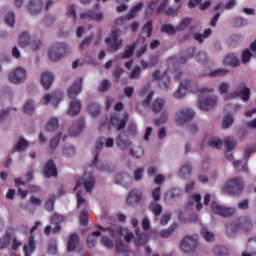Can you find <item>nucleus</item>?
I'll list each match as a JSON object with an SVG mask.
<instances>
[{"label":"nucleus","instance_id":"nucleus-64","mask_svg":"<svg viewBox=\"0 0 256 256\" xmlns=\"http://www.w3.org/2000/svg\"><path fill=\"white\" fill-rule=\"evenodd\" d=\"M62 153L65 155V157H73V155H75V147L72 145L64 146Z\"/></svg>","mask_w":256,"mask_h":256},{"label":"nucleus","instance_id":"nucleus-2","mask_svg":"<svg viewBox=\"0 0 256 256\" xmlns=\"http://www.w3.org/2000/svg\"><path fill=\"white\" fill-rule=\"evenodd\" d=\"M187 89H191V91H200V93H213L215 91L213 88L199 89L197 83L189 80H183L180 82V87L175 92L174 97H176V99H183V97L187 95Z\"/></svg>","mask_w":256,"mask_h":256},{"label":"nucleus","instance_id":"nucleus-59","mask_svg":"<svg viewBox=\"0 0 256 256\" xmlns=\"http://www.w3.org/2000/svg\"><path fill=\"white\" fill-rule=\"evenodd\" d=\"M90 21H97V23H101V21H103V13L90 10Z\"/></svg>","mask_w":256,"mask_h":256},{"label":"nucleus","instance_id":"nucleus-63","mask_svg":"<svg viewBox=\"0 0 256 256\" xmlns=\"http://www.w3.org/2000/svg\"><path fill=\"white\" fill-rule=\"evenodd\" d=\"M196 59H197L198 63H202L203 65H205V63H207V61H209V55L207 54V52L200 51L196 55Z\"/></svg>","mask_w":256,"mask_h":256},{"label":"nucleus","instance_id":"nucleus-60","mask_svg":"<svg viewBox=\"0 0 256 256\" xmlns=\"http://www.w3.org/2000/svg\"><path fill=\"white\" fill-rule=\"evenodd\" d=\"M251 57H253V54L251 53V50L249 48H246L241 55L242 63L244 65H247L249 61H251Z\"/></svg>","mask_w":256,"mask_h":256},{"label":"nucleus","instance_id":"nucleus-3","mask_svg":"<svg viewBox=\"0 0 256 256\" xmlns=\"http://www.w3.org/2000/svg\"><path fill=\"white\" fill-rule=\"evenodd\" d=\"M71 47H69V44L65 42H56L54 43L48 52V57L50 61H61L65 55L70 53Z\"/></svg>","mask_w":256,"mask_h":256},{"label":"nucleus","instance_id":"nucleus-33","mask_svg":"<svg viewBox=\"0 0 256 256\" xmlns=\"http://www.w3.org/2000/svg\"><path fill=\"white\" fill-rule=\"evenodd\" d=\"M81 112V102L79 100L72 99L68 110V115L75 116Z\"/></svg>","mask_w":256,"mask_h":256},{"label":"nucleus","instance_id":"nucleus-10","mask_svg":"<svg viewBox=\"0 0 256 256\" xmlns=\"http://www.w3.org/2000/svg\"><path fill=\"white\" fill-rule=\"evenodd\" d=\"M243 179L233 178L225 185V191L228 195H239L243 191Z\"/></svg>","mask_w":256,"mask_h":256},{"label":"nucleus","instance_id":"nucleus-1","mask_svg":"<svg viewBox=\"0 0 256 256\" xmlns=\"http://www.w3.org/2000/svg\"><path fill=\"white\" fill-rule=\"evenodd\" d=\"M230 85L227 82H221L218 85V91L220 95H225V101H231V99L242 98L246 103L249 101L251 97V89L247 87L245 83H240L236 89V91L229 93ZM229 93V94H228Z\"/></svg>","mask_w":256,"mask_h":256},{"label":"nucleus","instance_id":"nucleus-40","mask_svg":"<svg viewBox=\"0 0 256 256\" xmlns=\"http://www.w3.org/2000/svg\"><path fill=\"white\" fill-rule=\"evenodd\" d=\"M233 123H235V118L233 117V114L227 113L223 116L222 119V129H229Z\"/></svg>","mask_w":256,"mask_h":256},{"label":"nucleus","instance_id":"nucleus-37","mask_svg":"<svg viewBox=\"0 0 256 256\" xmlns=\"http://www.w3.org/2000/svg\"><path fill=\"white\" fill-rule=\"evenodd\" d=\"M192 171H193V167L191 166V163L186 162L180 168L178 175H179V177H181V179H187V177H189V175H191Z\"/></svg>","mask_w":256,"mask_h":256},{"label":"nucleus","instance_id":"nucleus-12","mask_svg":"<svg viewBox=\"0 0 256 256\" xmlns=\"http://www.w3.org/2000/svg\"><path fill=\"white\" fill-rule=\"evenodd\" d=\"M211 209L215 215H219L220 217H233V215H235L234 208H227L217 202H212Z\"/></svg>","mask_w":256,"mask_h":256},{"label":"nucleus","instance_id":"nucleus-6","mask_svg":"<svg viewBox=\"0 0 256 256\" xmlns=\"http://www.w3.org/2000/svg\"><path fill=\"white\" fill-rule=\"evenodd\" d=\"M119 35H121V30L113 29L111 31V37L105 39V43L111 53H117L123 47V40L119 39Z\"/></svg>","mask_w":256,"mask_h":256},{"label":"nucleus","instance_id":"nucleus-35","mask_svg":"<svg viewBox=\"0 0 256 256\" xmlns=\"http://www.w3.org/2000/svg\"><path fill=\"white\" fill-rule=\"evenodd\" d=\"M25 256H31V253L35 252V238L33 235L29 236V240L27 244L23 246Z\"/></svg>","mask_w":256,"mask_h":256},{"label":"nucleus","instance_id":"nucleus-27","mask_svg":"<svg viewBox=\"0 0 256 256\" xmlns=\"http://www.w3.org/2000/svg\"><path fill=\"white\" fill-rule=\"evenodd\" d=\"M28 9L31 15H39L43 9V2L41 0H30Z\"/></svg>","mask_w":256,"mask_h":256},{"label":"nucleus","instance_id":"nucleus-50","mask_svg":"<svg viewBox=\"0 0 256 256\" xmlns=\"http://www.w3.org/2000/svg\"><path fill=\"white\" fill-rule=\"evenodd\" d=\"M33 111H35V101H33V100L26 101L23 106V112L26 115H31V113H33Z\"/></svg>","mask_w":256,"mask_h":256},{"label":"nucleus","instance_id":"nucleus-62","mask_svg":"<svg viewBox=\"0 0 256 256\" xmlns=\"http://www.w3.org/2000/svg\"><path fill=\"white\" fill-rule=\"evenodd\" d=\"M55 195H51L50 198L45 202L44 207L46 209V211H53L54 207H55Z\"/></svg>","mask_w":256,"mask_h":256},{"label":"nucleus","instance_id":"nucleus-46","mask_svg":"<svg viewBox=\"0 0 256 256\" xmlns=\"http://www.w3.org/2000/svg\"><path fill=\"white\" fill-rule=\"evenodd\" d=\"M201 235L208 243H213V241H215V234L207 230V228H202Z\"/></svg>","mask_w":256,"mask_h":256},{"label":"nucleus","instance_id":"nucleus-57","mask_svg":"<svg viewBox=\"0 0 256 256\" xmlns=\"http://www.w3.org/2000/svg\"><path fill=\"white\" fill-rule=\"evenodd\" d=\"M193 20L191 18H184L177 26V31H185L189 25H191V22Z\"/></svg>","mask_w":256,"mask_h":256},{"label":"nucleus","instance_id":"nucleus-16","mask_svg":"<svg viewBox=\"0 0 256 256\" xmlns=\"http://www.w3.org/2000/svg\"><path fill=\"white\" fill-rule=\"evenodd\" d=\"M127 121H129V113L124 112L123 118L112 116L110 119V125L118 131H123L127 127Z\"/></svg>","mask_w":256,"mask_h":256},{"label":"nucleus","instance_id":"nucleus-61","mask_svg":"<svg viewBox=\"0 0 256 256\" xmlns=\"http://www.w3.org/2000/svg\"><path fill=\"white\" fill-rule=\"evenodd\" d=\"M136 47H140L136 51V57H143L145 55V52L147 51V43L143 41V43H136Z\"/></svg>","mask_w":256,"mask_h":256},{"label":"nucleus","instance_id":"nucleus-15","mask_svg":"<svg viewBox=\"0 0 256 256\" xmlns=\"http://www.w3.org/2000/svg\"><path fill=\"white\" fill-rule=\"evenodd\" d=\"M125 137H127L125 132H120L116 136V147L120 149V151H130L131 147H133V142Z\"/></svg>","mask_w":256,"mask_h":256},{"label":"nucleus","instance_id":"nucleus-24","mask_svg":"<svg viewBox=\"0 0 256 256\" xmlns=\"http://www.w3.org/2000/svg\"><path fill=\"white\" fill-rule=\"evenodd\" d=\"M29 149V142L25 138L20 137L18 141L14 144L11 153H24Z\"/></svg>","mask_w":256,"mask_h":256},{"label":"nucleus","instance_id":"nucleus-43","mask_svg":"<svg viewBox=\"0 0 256 256\" xmlns=\"http://www.w3.org/2000/svg\"><path fill=\"white\" fill-rule=\"evenodd\" d=\"M211 28H208L204 31V33H194V39L195 41H198V43H203V41H205V39H207L208 37H211Z\"/></svg>","mask_w":256,"mask_h":256},{"label":"nucleus","instance_id":"nucleus-19","mask_svg":"<svg viewBox=\"0 0 256 256\" xmlns=\"http://www.w3.org/2000/svg\"><path fill=\"white\" fill-rule=\"evenodd\" d=\"M63 97L62 94H45L42 98V105H49V103H52L54 107H57L59 103L61 102V98Z\"/></svg>","mask_w":256,"mask_h":256},{"label":"nucleus","instance_id":"nucleus-18","mask_svg":"<svg viewBox=\"0 0 256 256\" xmlns=\"http://www.w3.org/2000/svg\"><path fill=\"white\" fill-rule=\"evenodd\" d=\"M151 35H153V22L149 21L141 28V33L136 39V43L147 41V37H151Z\"/></svg>","mask_w":256,"mask_h":256},{"label":"nucleus","instance_id":"nucleus-5","mask_svg":"<svg viewBox=\"0 0 256 256\" xmlns=\"http://www.w3.org/2000/svg\"><path fill=\"white\" fill-rule=\"evenodd\" d=\"M198 239L199 236L195 234L187 235L182 238L180 242L181 251H183V253H195L197 251V247H199Z\"/></svg>","mask_w":256,"mask_h":256},{"label":"nucleus","instance_id":"nucleus-23","mask_svg":"<svg viewBox=\"0 0 256 256\" xmlns=\"http://www.w3.org/2000/svg\"><path fill=\"white\" fill-rule=\"evenodd\" d=\"M44 176L46 179H50V177H57V165L53 160H48L44 166Z\"/></svg>","mask_w":256,"mask_h":256},{"label":"nucleus","instance_id":"nucleus-38","mask_svg":"<svg viewBox=\"0 0 256 256\" xmlns=\"http://www.w3.org/2000/svg\"><path fill=\"white\" fill-rule=\"evenodd\" d=\"M97 237H101V231H94L90 236H88L87 245L89 249L97 247Z\"/></svg>","mask_w":256,"mask_h":256},{"label":"nucleus","instance_id":"nucleus-8","mask_svg":"<svg viewBox=\"0 0 256 256\" xmlns=\"http://www.w3.org/2000/svg\"><path fill=\"white\" fill-rule=\"evenodd\" d=\"M101 231H108L112 237H119V235H123L125 241L129 243L134 237L133 232L127 231V229H123L120 226H110V227H103L101 225L98 226Z\"/></svg>","mask_w":256,"mask_h":256},{"label":"nucleus","instance_id":"nucleus-55","mask_svg":"<svg viewBox=\"0 0 256 256\" xmlns=\"http://www.w3.org/2000/svg\"><path fill=\"white\" fill-rule=\"evenodd\" d=\"M66 13L68 17L73 19V21H77V6H75V4L68 5Z\"/></svg>","mask_w":256,"mask_h":256},{"label":"nucleus","instance_id":"nucleus-44","mask_svg":"<svg viewBox=\"0 0 256 256\" xmlns=\"http://www.w3.org/2000/svg\"><path fill=\"white\" fill-rule=\"evenodd\" d=\"M229 73V70L225 68H218L215 70H211L208 73V77L215 78V77H225Z\"/></svg>","mask_w":256,"mask_h":256},{"label":"nucleus","instance_id":"nucleus-54","mask_svg":"<svg viewBox=\"0 0 256 256\" xmlns=\"http://www.w3.org/2000/svg\"><path fill=\"white\" fill-rule=\"evenodd\" d=\"M111 89V82L107 79H103L98 86L99 93H107Z\"/></svg>","mask_w":256,"mask_h":256},{"label":"nucleus","instance_id":"nucleus-21","mask_svg":"<svg viewBox=\"0 0 256 256\" xmlns=\"http://www.w3.org/2000/svg\"><path fill=\"white\" fill-rule=\"evenodd\" d=\"M40 81L44 89H51V85H53V81H55V76L53 73L45 71L41 73Z\"/></svg>","mask_w":256,"mask_h":256},{"label":"nucleus","instance_id":"nucleus-41","mask_svg":"<svg viewBox=\"0 0 256 256\" xmlns=\"http://www.w3.org/2000/svg\"><path fill=\"white\" fill-rule=\"evenodd\" d=\"M158 85L161 89H169V85H171V78L169 75H167V73L162 74L158 81Z\"/></svg>","mask_w":256,"mask_h":256},{"label":"nucleus","instance_id":"nucleus-53","mask_svg":"<svg viewBox=\"0 0 256 256\" xmlns=\"http://www.w3.org/2000/svg\"><path fill=\"white\" fill-rule=\"evenodd\" d=\"M88 113H90V115L92 117H97V115H99V113H101V107L97 103L89 104L88 105Z\"/></svg>","mask_w":256,"mask_h":256},{"label":"nucleus","instance_id":"nucleus-30","mask_svg":"<svg viewBox=\"0 0 256 256\" xmlns=\"http://www.w3.org/2000/svg\"><path fill=\"white\" fill-rule=\"evenodd\" d=\"M115 247H116V252L119 253V255H125V256L133 255V252L129 250V246L125 245V243H123V240L121 239L116 240Z\"/></svg>","mask_w":256,"mask_h":256},{"label":"nucleus","instance_id":"nucleus-22","mask_svg":"<svg viewBox=\"0 0 256 256\" xmlns=\"http://www.w3.org/2000/svg\"><path fill=\"white\" fill-rule=\"evenodd\" d=\"M65 221V216L55 213L53 216L50 218V223L52 225H55V227L52 229V233H61V223Z\"/></svg>","mask_w":256,"mask_h":256},{"label":"nucleus","instance_id":"nucleus-34","mask_svg":"<svg viewBox=\"0 0 256 256\" xmlns=\"http://www.w3.org/2000/svg\"><path fill=\"white\" fill-rule=\"evenodd\" d=\"M206 143H208L209 147L213 149H221L223 147V141L218 137L208 136L205 138Z\"/></svg>","mask_w":256,"mask_h":256},{"label":"nucleus","instance_id":"nucleus-17","mask_svg":"<svg viewBox=\"0 0 256 256\" xmlns=\"http://www.w3.org/2000/svg\"><path fill=\"white\" fill-rule=\"evenodd\" d=\"M82 89H83V77H79L68 88L69 99H76L77 95L81 93Z\"/></svg>","mask_w":256,"mask_h":256},{"label":"nucleus","instance_id":"nucleus-48","mask_svg":"<svg viewBox=\"0 0 256 256\" xmlns=\"http://www.w3.org/2000/svg\"><path fill=\"white\" fill-rule=\"evenodd\" d=\"M135 49H137V40H135L133 44L125 50L124 54L122 55V58L130 59V57H133V53H135Z\"/></svg>","mask_w":256,"mask_h":256},{"label":"nucleus","instance_id":"nucleus-45","mask_svg":"<svg viewBox=\"0 0 256 256\" xmlns=\"http://www.w3.org/2000/svg\"><path fill=\"white\" fill-rule=\"evenodd\" d=\"M31 43V36L28 34V32H23L20 37L18 44L20 47H27Z\"/></svg>","mask_w":256,"mask_h":256},{"label":"nucleus","instance_id":"nucleus-28","mask_svg":"<svg viewBox=\"0 0 256 256\" xmlns=\"http://www.w3.org/2000/svg\"><path fill=\"white\" fill-rule=\"evenodd\" d=\"M148 209L149 211H151V213H153L156 221L157 219H159V216L163 213V206L161 205V203L157 201H151L149 203Z\"/></svg>","mask_w":256,"mask_h":256},{"label":"nucleus","instance_id":"nucleus-42","mask_svg":"<svg viewBox=\"0 0 256 256\" xmlns=\"http://www.w3.org/2000/svg\"><path fill=\"white\" fill-rule=\"evenodd\" d=\"M104 145H105V138H100V140H98L96 144L95 159H94L93 165H97L99 154L101 153V151H103Z\"/></svg>","mask_w":256,"mask_h":256},{"label":"nucleus","instance_id":"nucleus-32","mask_svg":"<svg viewBox=\"0 0 256 256\" xmlns=\"http://www.w3.org/2000/svg\"><path fill=\"white\" fill-rule=\"evenodd\" d=\"M165 109V100L163 98H156L151 105L152 113H161Z\"/></svg>","mask_w":256,"mask_h":256},{"label":"nucleus","instance_id":"nucleus-39","mask_svg":"<svg viewBox=\"0 0 256 256\" xmlns=\"http://www.w3.org/2000/svg\"><path fill=\"white\" fill-rule=\"evenodd\" d=\"M175 229H177V223H173L168 229L160 230L158 235L159 237H162V239H167L175 233Z\"/></svg>","mask_w":256,"mask_h":256},{"label":"nucleus","instance_id":"nucleus-11","mask_svg":"<svg viewBox=\"0 0 256 256\" xmlns=\"http://www.w3.org/2000/svg\"><path fill=\"white\" fill-rule=\"evenodd\" d=\"M219 98L217 96H207L198 100V107L201 111H211L217 107Z\"/></svg>","mask_w":256,"mask_h":256},{"label":"nucleus","instance_id":"nucleus-56","mask_svg":"<svg viewBox=\"0 0 256 256\" xmlns=\"http://www.w3.org/2000/svg\"><path fill=\"white\" fill-rule=\"evenodd\" d=\"M177 28L173 27L171 24H164L161 27L162 33H167L168 35H175L177 33Z\"/></svg>","mask_w":256,"mask_h":256},{"label":"nucleus","instance_id":"nucleus-9","mask_svg":"<svg viewBox=\"0 0 256 256\" xmlns=\"http://www.w3.org/2000/svg\"><path fill=\"white\" fill-rule=\"evenodd\" d=\"M81 185H83L86 193H91L93 187H95V176H93V173L85 172L84 177L77 180L74 191L81 187Z\"/></svg>","mask_w":256,"mask_h":256},{"label":"nucleus","instance_id":"nucleus-13","mask_svg":"<svg viewBox=\"0 0 256 256\" xmlns=\"http://www.w3.org/2000/svg\"><path fill=\"white\" fill-rule=\"evenodd\" d=\"M193 117H195V112L189 108H185L178 111L175 117V121L178 123V125H185V123H189Z\"/></svg>","mask_w":256,"mask_h":256},{"label":"nucleus","instance_id":"nucleus-7","mask_svg":"<svg viewBox=\"0 0 256 256\" xmlns=\"http://www.w3.org/2000/svg\"><path fill=\"white\" fill-rule=\"evenodd\" d=\"M8 81L12 85H21L27 81V70L21 66L16 67L8 73Z\"/></svg>","mask_w":256,"mask_h":256},{"label":"nucleus","instance_id":"nucleus-31","mask_svg":"<svg viewBox=\"0 0 256 256\" xmlns=\"http://www.w3.org/2000/svg\"><path fill=\"white\" fill-rule=\"evenodd\" d=\"M141 95L146 97L145 100L142 101L143 107H149V105H151V101L153 100V91H151L149 87H145L142 89Z\"/></svg>","mask_w":256,"mask_h":256},{"label":"nucleus","instance_id":"nucleus-52","mask_svg":"<svg viewBox=\"0 0 256 256\" xmlns=\"http://www.w3.org/2000/svg\"><path fill=\"white\" fill-rule=\"evenodd\" d=\"M4 21L8 27L13 29L15 27V12H8L4 17Z\"/></svg>","mask_w":256,"mask_h":256},{"label":"nucleus","instance_id":"nucleus-14","mask_svg":"<svg viewBox=\"0 0 256 256\" xmlns=\"http://www.w3.org/2000/svg\"><path fill=\"white\" fill-rule=\"evenodd\" d=\"M143 9V3L140 2L136 4L131 11L128 13L127 16L119 17L115 20V25L121 26L123 23H127V21H131V19H135L137 17V13Z\"/></svg>","mask_w":256,"mask_h":256},{"label":"nucleus","instance_id":"nucleus-25","mask_svg":"<svg viewBox=\"0 0 256 256\" xmlns=\"http://www.w3.org/2000/svg\"><path fill=\"white\" fill-rule=\"evenodd\" d=\"M79 243H80L79 235L76 233L71 234L68 237V241H67V251L69 253L75 251L79 247Z\"/></svg>","mask_w":256,"mask_h":256},{"label":"nucleus","instance_id":"nucleus-51","mask_svg":"<svg viewBox=\"0 0 256 256\" xmlns=\"http://www.w3.org/2000/svg\"><path fill=\"white\" fill-rule=\"evenodd\" d=\"M59 128V120L57 118H51L46 124L47 131L53 132L57 131Z\"/></svg>","mask_w":256,"mask_h":256},{"label":"nucleus","instance_id":"nucleus-29","mask_svg":"<svg viewBox=\"0 0 256 256\" xmlns=\"http://www.w3.org/2000/svg\"><path fill=\"white\" fill-rule=\"evenodd\" d=\"M223 64L229 65L230 67H239V65H241V61H239L237 55L230 53L224 57Z\"/></svg>","mask_w":256,"mask_h":256},{"label":"nucleus","instance_id":"nucleus-4","mask_svg":"<svg viewBox=\"0 0 256 256\" xmlns=\"http://www.w3.org/2000/svg\"><path fill=\"white\" fill-rule=\"evenodd\" d=\"M253 229V222L251 218H244L226 226V233L228 237H233L237 231H251Z\"/></svg>","mask_w":256,"mask_h":256},{"label":"nucleus","instance_id":"nucleus-47","mask_svg":"<svg viewBox=\"0 0 256 256\" xmlns=\"http://www.w3.org/2000/svg\"><path fill=\"white\" fill-rule=\"evenodd\" d=\"M128 151L131 157H134V159H141L145 153V150H143V147L141 146H138L136 149L131 148Z\"/></svg>","mask_w":256,"mask_h":256},{"label":"nucleus","instance_id":"nucleus-26","mask_svg":"<svg viewBox=\"0 0 256 256\" xmlns=\"http://www.w3.org/2000/svg\"><path fill=\"white\" fill-rule=\"evenodd\" d=\"M133 178L127 173H118L115 177V184L122 185L123 187H129V184L132 183Z\"/></svg>","mask_w":256,"mask_h":256},{"label":"nucleus","instance_id":"nucleus-58","mask_svg":"<svg viewBox=\"0 0 256 256\" xmlns=\"http://www.w3.org/2000/svg\"><path fill=\"white\" fill-rule=\"evenodd\" d=\"M125 135H130V137H137V124L135 122H131L128 124L126 132H124Z\"/></svg>","mask_w":256,"mask_h":256},{"label":"nucleus","instance_id":"nucleus-20","mask_svg":"<svg viewBox=\"0 0 256 256\" xmlns=\"http://www.w3.org/2000/svg\"><path fill=\"white\" fill-rule=\"evenodd\" d=\"M143 199V192L139 190H132L129 192L126 202L128 205H138Z\"/></svg>","mask_w":256,"mask_h":256},{"label":"nucleus","instance_id":"nucleus-36","mask_svg":"<svg viewBox=\"0 0 256 256\" xmlns=\"http://www.w3.org/2000/svg\"><path fill=\"white\" fill-rule=\"evenodd\" d=\"M85 125V121L80 120L75 125L69 128V133L72 137H77V135H81V131H83V127Z\"/></svg>","mask_w":256,"mask_h":256},{"label":"nucleus","instance_id":"nucleus-49","mask_svg":"<svg viewBox=\"0 0 256 256\" xmlns=\"http://www.w3.org/2000/svg\"><path fill=\"white\" fill-rule=\"evenodd\" d=\"M212 252L214 255L225 256L229 255V248L225 246H214Z\"/></svg>","mask_w":256,"mask_h":256}]
</instances>
